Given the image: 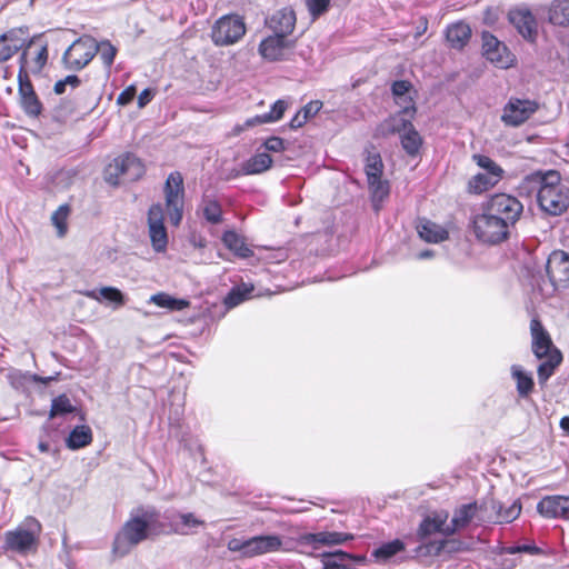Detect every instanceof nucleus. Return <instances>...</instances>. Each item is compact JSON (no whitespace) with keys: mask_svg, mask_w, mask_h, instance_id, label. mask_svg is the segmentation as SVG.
<instances>
[{"mask_svg":"<svg viewBox=\"0 0 569 569\" xmlns=\"http://www.w3.org/2000/svg\"><path fill=\"white\" fill-rule=\"evenodd\" d=\"M161 535H163L161 511L154 506H139L131 510L129 518L116 533L112 553L124 557L132 547Z\"/></svg>","mask_w":569,"mask_h":569,"instance_id":"1","label":"nucleus"},{"mask_svg":"<svg viewBox=\"0 0 569 569\" xmlns=\"http://www.w3.org/2000/svg\"><path fill=\"white\" fill-rule=\"evenodd\" d=\"M538 186L537 202L540 209L549 216H561L569 208V187L561 183L557 170L538 171L528 177Z\"/></svg>","mask_w":569,"mask_h":569,"instance_id":"2","label":"nucleus"},{"mask_svg":"<svg viewBox=\"0 0 569 569\" xmlns=\"http://www.w3.org/2000/svg\"><path fill=\"white\" fill-rule=\"evenodd\" d=\"M40 531V522L33 517L27 518V527L18 526L16 529L4 532L0 553L12 559L16 556L27 557L36 552Z\"/></svg>","mask_w":569,"mask_h":569,"instance_id":"3","label":"nucleus"},{"mask_svg":"<svg viewBox=\"0 0 569 569\" xmlns=\"http://www.w3.org/2000/svg\"><path fill=\"white\" fill-rule=\"evenodd\" d=\"M471 219V228L476 239L487 244H499L509 240L511 231L503 219L493 216L486 208Z\"/></svg>","mask_w":569,"mask_h":569,"instance_id":"4","label":"nucleus"},{"mask_svg":"<svg viewBox=\"0 0 569 569\" xmlns=\"http://www.w3.org/2000/svg\"><path fill=\"white\" fill-rule=\"evenodd\" d=\"M481 208L503 219L510 230L515 229L523 212L522 202L517 197L505 192L491 194L481 203Z\"/></svg>","mask_w":569,"mask_h":569,"instance_id":"5","label":"nucleus"},{"mask_svg":"<svg viewBox=\"0 0 569 569\" xmlns=\"http://www.w3.org/2000/svg\"><path fill=\"white\" fill-rule=\"evenodd\" d=\"M96 38L84 34L76 39L63 52L62 63L67 70L80 71L97 56Z\"/></svg>","mask_w":569,"mask_h":569,"instance_id":"6","label":"nucleus"},{"mask_svg":"<svg viewBox=\"0 0 569 569\" xmlns=\"http://www.w3.org/2000/svg\"><path fill=\"white\" fill-rule=\"evenodd\" d=\"M166 209L171 224L178 227L183 217L184 186L183 177L179 171L168 174L163 186Z\"/></svg>","mask_w":569,"mask_h":569,"instance_id":"7","label":"nucleus"},{"mask_svg":"<svg viewBox=\"0 0 569 569\" xmlns=\"http://www.w3.org/2000/svg\"><path fill=\"white\" fill-rule=\"evenodd\" d=\"M481 54L498 69H509L517 63L516 54L509 47L488 30L481 32Z\"/></svg>","mask_w":569,"mask_h":569,"instance_id":"8","label":"nucleus"},{"mask_svg":"<svg viewBox=\"0 0 569 569\" xmlns=\"http://www.w3.org/2000/svg\"><path fill=\"white\" fill-rule=\"evenodd\" d=\"M246 33V24L238 14L220 17L211 30L212 41L217 46H229L239 41Z\"/></svg>","mask_w":569,"mask_h":569,"instance_id":"9","label":"nucleus"},{"mask_svg":"<svg viewBox=\"0 0 569 569\" xmlns=\"http://www.w3.org/2000/svg\"><path fill=\"white\" fill-rule=\"evenodd\" d=\"M296 43L297 39L270 34L260 41L258 52L262 59L269 62L290 61Z\"/></svg>","mask_w":569,"mask_h":569,"instance_id":"10","label":"nucleus"},{"mask_svg":"<svg viewBox=\"0 0 569 569\" xmlns=\"http://www.w3.org/2000/svg\"><path fill=\"white\" fill-rule=\"evenodd\" d=\"M539 109L536 100L511 97L503 107L501 121L509 127H519Z\"/></svg>","mask_w":569,"mask_h":569,"instance_id":"11","label":"nucleus"},{"mask_svg":"<svg viewBox=\"0 0 569 569\" xmlns=\"http://www.w3.org/2000/svg\"><path fill=\"white\" fill-rule=\"evenodd\" d=\"M162 513L163 535H189L193 528L204 525L192 512L181 513L174 509H167Z\"/></svg>","mask_w":569,"mask_h":569,"instance_id":"12","label":"nucleus"},{"mask_svg":"<svg viewBox=\"0 0 569 569\" xmlns=\"http://www.w3.org/2000/svg\"><path fill=\"white\" fill-rule=\"evenodd\" d=\"M546 273L555 289L569 287V253L563 250H553L546 263Z\"/></svg>","mask_w":569,"mask_h":569,"instance_id":"13","label":"nucleus"},{"mask_svg":"<svg viewBox=\"0 0 569 569\" xmlns=\"http://www.w3.org/2000/svg\"><path fill=\"white\" fill-rule=\"evenodd\" d=\"M469 550V545L453 536H442L441 539L430 540L423 545H419L416 548L418 555L440 557L443 555L453 556L460 552Z\"/></svg>","mask_w":569,"mask_h":569,"instance_id":"14","label":"nucleus"},{"mask_svg":"<svg viewBox=\"0 0 569 569\" xmlns=\"http://www.w3.org/2000/svg\"><path fill=\"white\" fill-rule=\"evenodd\" d=\"M148 227L151 246L156 252H163L168 246V234L164 226L163 207L153 203L148 210Z\"/></svg>","mask_w":569,"mask_h":569,"instance_id":"15","label":"nucleus"},{"mask_svg":"<svg viewBox=\"0 0 569 569\" xmlns=\"http://www.w3.org/2000/svg\"><path fill=\"white\" fill-rule=\"evenodd\" d=\"M509 23L529 43H535L538 38V23L532 11L526 7L512 8L508 12Z\"/></svg>","mask_w":569,"mask_h":569,"instance_id":"16","label":"nucleus"},{"mask_svg":"<svg viewBox=\"0 0 569 569\" xmlns=\"http://www.w3.org/2000/svg\"><path fill=\"white\" fill-rule=\"evenodd\" d=\"M366 561L365 555L351 553L341 549L321 555L323 569H355L356 566L365 565Z\"/></svg>","mask_w":569,"mask_h":569,"instance_id":"17","label":"nucleus"},{"mask_svg":"<svg viewBox=\"0 0 569 569\" xmlns=\"http://www.w3.org/2000/svg\"><path fill=\"white\" fill-rule=\"evenodd\" d=\"M449 513L448 511L441 510L439 512H435L431 516H426L421 519L416 536L420 545L428 542L429 538L435 533H440L441 536H448L446 532L447 520Z\"/></svg>","mask_w":569,"mask_h":569,"instance_id":"18","label":"nucleus"},{"mask_svg":"<svg viewBox=\"0 0 569 569\" xmlns=\"http://www.w3.org/2000/svg\"><path fill=\"white\" fill-rule=\"evenodd\" d=\"M43 38L42 33L33 34L29 37V28L27 26L11 28L6 32L1 33V40H4L7 48L10 50L11 57H13L21 49L27 46H36Z\"/></svg>","mask_w":569,"mask_h":569,"instance_id":"19","label":"nucleus"},{"mask_svg":"<svg viewBox=\"0 0 569 569\" xmlns=\"http://www.w3.org/2000/svg\"><path fill=\"white\" fill-rule=\"evenodd\" d=\"M537 511L545 518L569 520V496H546L537 503Z\"/></svg>","mask_w":569,"mask_h":569,"instance_id":"20","label":"nucleus"},{"mask_svg":"<svg viewBox=\"0 0 569 569\" xmlns=\"http://www.w3.org/2000/svg\"><path fill=\"white\" fill-rule=\"evenodd\" d=\"M530 330L532 336V352L538 359H543L550 356L557 349L550 338V335L545 329L540 320L532 319L530 322Z\"/></svg>","mask_w":569,"mask_h":569,"instance_id":"21","label":"nucleus"},{"mask_svg":"<svg viewBox=\"0 0 569 569\" xmlns=\"http://www.w3.org/2000/svg\"><path fill=\"white\" fill-rule=\"evenodd\" d=\"M296 21L295 11L291 8H282L267 20V26L273 31L272 34L288 38L295 30Z\"/></svg>","mask_w":569,"mask_h":569,"instance_id":"22","label":"nucleus"},{"mask_svg":"<svg viewBox=\"0 0 569 569\" xmlns=\"http://www.w3.org/2000/svg\"><path fill=\"white\" fill-rule=\"evenodd\" d=\"M476 502H469L458 506L453 510V516L450 523L446 527L447 535L453 536L455 533L466 529L473 519H477Z\"/></svg>","mask_w":569,"mask_h":569,"instance_id":"23","label":"nucleus"},{"mask_svg":"<svg viewBox=\"0 0 569 569\" xmlns=\"http://www.w3.org/2000/svg\"><path fill=\"white\" fill-rule=\"evenodd\" d=\"M282 549V539L279 535H258L250 537V558L277 552Z\"/></svg>","mask_w":569,"mask_h":569,"instance_id":"24","label":"nucleus"},{"mask_svg":"<svg viewBox=\"0 0 569 569\" xmlns=\"http://www.w3.org/2000/svg\"><path fill=\"white\" fill-rule=\"evenodd\" d=\"M221 241L239 259H249L254 254L246 238L232 229L222 232Z\"/></svg>","mask_w":569,"mask_h":569,"instance_id":"25","label":"nucleus"},{"mask_svg":"<svg viewBox=\"0 0 569 569\" xmlns=\"http://www.w3.org/2000/svg\"><path fill=\"white\" fill-rule=\"evenodd\" d=\"M472 31L468 23L458 21L447 26L445 37L450 48L462 50L470 41Z\"/></svg>","mask_w":569,"mask_h":569,"instance_id":"26","label":"nucleus"},{"mask_svg":"<svg viewBox=\"0 0 569 569\" xmlns=\"http://www.w3.org/2000/svg\"><path fill=\"white\" fill-rule=\"evenodd\" d=\"M111 167L114 169L116 177L127 174L131 169H134L133 180L139 179L144 173V167L140 159L130 152H126L116 158Z\"/></svg>","mask_w":569,"mask_h":569,"instance_id":"27","label":"nucleus"},{"mask_svg":"<svg viewBox=\"0 0 569 569\" xmlns=\"http://www.w3.org/2000/svg\"><path fill=\"white\" fill-rule=\"evenodd\" d=\"M477 506V520L480 523H496L498 510L501 508V502L497 500L491 493L487 495L479 501H475Z\"/></svg>","mask_w":569,"mask_h":569,"instance_id":"28","label":"nucleus"},{"mask_svg":"<svg viewBox=\"0 0 569 569\" xmlns=\"http://www.w3.org/2000/svg\"><path fill=\"white\" fill-rule=\"evenodd\" d=\"M82 293L92 300H106L110 303H113L116 308L122 307L127 302L126 295L120 289L112 286L102 287L100 290H86Z\"/></svg>","mask_w":569,"mask_h":569,"instance_id":"29","label":"nucleus"},{"mask_svg":"<svg viewBox=\"0 0 569 569\" xmlns=\"http://www.w3.org/2000/svg\"><path fill=\"white\" fill-rule=\"evenodd\" d=\"M200 210L202 218L210 224L217 226L223 220V210L220 201L213 194H204L201 199Z\"/></svg>","mask_w":569,"mask_h":569,"instance_id":"30","label":"nucleus"},{"mask_svg":"<svg viewBox=\"0 0 569 569\" xmlns=\"http://www.w3.org/2000/svg\"><path fill=\"white\" fill-rule=\"evenodd\" d=\"M405 550L406 543L403 540L400 538H395L376 547L372 550L371 556L377 562H387Z\"/></svg>","mask_w":569,"mask_h":569,"instance_id":"31","label":"nucleus"},{"mask_svg":"<svg viewBox=\"0 0 569 569\" xmlns=\"http://www.w3.org/2000/svg\"><path fill=\"white\" fill-rule=\"evenodd\" d=\"M92 442V430L88 425H78L70 430L66 446L70 450H79Z\"/></svg>","mask_w":569,"mask_h":569,"instance_id":"32","label":"nucleus"},{"mask_svg":"<svg viewBox=\"0 0 569 569\" xmlns=\"http://www.w3.org/2000/svg\"><path fill=\"white\" fill-rule=\"evenodd\" d=\"M511 377L516 380L517 392L520 398H527L533 391L535 381L532 373L526 371L520 365H512Z\"/></svg>","mask_w":569,"mask_h":569,"instance_id":"33","label":"nucleus"},{"mask_svg":"<svg viewBox=\"0 0 569 569\" xmlns=\"http://www.w3.org/2000/svg\"><path fill=\"white\" fill-rule=\"evenodd\" d=\"M254 286L252 283L241 282L233 286L223 298V305L227 309H232L252 297Z\"/></svg>","mask_w":569,"mask_h":569,"instance_id":"34","label":"nucleus"},{"mask_svg":"<svg viewBox=\"0 0 569 569\" xmlns=\"http://www.w3.org/2000/svg\"><path fill=\"white\" fill-rule=\"evenodd\" d=\"M272 166V158L267 152H259L242 162L244 174H260Z\"/></svg>","mask_w":569,"mask_h":569,"instance_id":"35","label":"nucleus"},{"mask_svg":"<svg viewBox=\"0 0 569 569\" xmlns=\"http://www.w3.org/2000/svg\"><path fill=\"white\" fill-rule=\"evenodd\" d=\"M368 188L370 191V202L372 210L379 212L383 201L390 194V183L388 180L377 179L373 182H368Z\"/></svg>","mask_w":569,"mask_h":569,"instance_id":"36","label":"nucleus"},{"mask_svg":"<svg viewBox=\"0 0 569 569\" xmlns=\"http://www.w3.org/2000/svg\"><path fill=\"white\" fill-rule=\"evenodd\" d=\"M421 239L431 243H439L448 239L449 232L437 223L426 220L418 227Z\"/></svg>","mask_w":569,"mask_h":569,"instance_id":"37","label":"nucleus"},{"mask_svg":"<svg viewBox=\"0 0 569 569\" xmlns=\"http://www.w3.org/2000/svg\"><path fill=\"white\" fill-rule=\"evenodd\" d=\"M561 361L562 355L558 349H555L550 356L545 357V360L539 363L537 369L538 381L540 385H545L549 380Z\"/></svg>","mask_w":569,"mask_h":569,"instance_id":"38","label":"nucleus"},{"mask_svg":"<svg viewBox=\"0 0 569 569\" xmlns=\"http://www.w3.org/2000/svg\"><path fill=\"white\" fill-rule=\"evenodd\" d=\"M500 180L489 174L478 172L469 179L467 191L471 194H481L497 186Z\"/></svg>","mask_w":569,"mask_h":569,"instance_id":"39","label":"nucleus"},{"mask_svg":"<svg viewBox=\"0 0 569 569\" xmlns=\"http://www.w3.org/2000/svg\"><path fill=\"white\" fill-rule=\"evenodd\" d=\"M150 302L159 308L168 309L171 311H181L189 306V301L182 298H176L166 292H158L150 297Z\"/></svg>","mask_w":569,"mask_h":569,"instance_id":"40","label":"nucleus"},{"mask_svg":"<svg viewBox=\"0 0 569 569\" xmlns=\"http://www.w3.org/2000/svg\"><path fill=\"white\" fill-rule=\"evenodd\" d=\"M549 21L555 26H569V0H553L551 2Z\"/></svg>","mask_w":569,"mask_h":569,"instance_id":"41","label":"nucleus"},{"mask_svg":"<svg viewBox=\"0 0 569 569\" xmlns=\"http://www.w3.org/2000/svg\"><path fill=\"white\" fill-rule=\"evenodd\" d=\"M400 143L409 157H417L420 152L423 140L418 130L412 128L400 136Z\"/></svg>","mask_w":569,"mask_h":569,"instance_id":"42","label":"nucleus"},{"mask_svg":"<svg viewBox=\"0 0 569 569\" xmlns=\"http://www.w3.org/2000/svg\"><path fill=\"white\" fill-rule=\"evenodd\" d=\"M365 173L367 182H373L382 178L383 162L379 152H368L365 160Z\"/></svg>","mask_w":569,"mask_h":569,"instance_id":"43","label":"nucleus"},{"mask_svg":"<svg viewBox=\"0 0 569 569\" xmlns=\"http://www.w3.org/2000/svg\"><path fill=\"white\" fill-rule=\"evenodd\" d=\"M19 106L24 114L31 119L40 117L43 110V104L39 99L37 92L28 93L19 97Z\"/></svg>","mask_w":569,"mask_h":569,"instance_id":"44","label":"nucleus"},{"mask_svg":"<svg viewBox=\"0 0 569 569\" xmlns=\"http://www.w3.org/2000/svg\"><path fill=\"white\" fill-rule=\"evenodd\" d=\"M32 50L33 57L30 63V72L33 74H39L46 67L49 58L48 42L43 41V38L36 44Z\"/></svg>","mask_w":569,"mask_h":569,"instance_id":"45","label":"nucleus"},{"mask_svg":"<svg viewBox=\"0 0 569 569\" xmlns=\"http://www.w3.org/2000/svg\"><path fill=\"white\" fill-rule=\"evenodd\" d=\"M516 553H528L532 556L543 555L542 548L538 547L535 542L516 543L512 546H499L497 548V555H516Z\"/></svg>","mask_w":569,"mask_h":569,"instance_id":"46","label":"nucleus"},{"mask_svg":"<svg viewBox=\"0 0 569 569\" xmlns=\"http://www.w3.org/2000/svg\"><path fill=\"white\" fill-rule=\"evenodd\" d=\"M73 411H76V407L71 403L66 393H61L52 399L49 418L66 417Z\"/></svg>","mask_w":569,"mask_h":569,"instance_id":"47","label":"nucleus"},{"mask_svg":"<svg viewBox=\"0 0 569 569\" xmlns=\"http://www.w3.org/2000/svg\"><path fill=\"white\" fill-rule=\"evenodd\" d=\"M473 160L478 167H480L486 174H489L498 180H502L505 170L490 157L485 154H473Z\"/></svg>","mask_w":569,"mask_h":569,"instance_id":"48","label":"nucleus"},{"mask_svg":"<svg viewBox=\"0 0 569 569\" xmlns=\"http://www.w3.org/2000/svg\"><path fill=\"white\" fill-rule=\"evenodd\" d=\"M413 118H410L408 114H400V111L390 116L386 123L388 126V131L392 134L407 132L408 130L415 128L412 123Z\"/></svg>","mask_w":569,"mask_h":569,"instance_id":"49","label":"nucleus"},{"mask_svg":"<svg viewBox=\"0 0 569 569\" xmlns=\"http://www.w3.org/2000/svg\"><path fill=\"white\" fill-rule=\"evenodd\" d=\"M521 510L522 505L520 499L513 500L508 507L501 502L496 523H510L515 521L520 516Z\"/></svg>","mask_w":569,"mask_h":569,"instance_id":"50","label":"nucleus"},{"mask_svg":"<svg viewBox=\"0 0 569 569\" xmlns=\"http://www.w3.org/2000/svg\"><path fill=\"white\" fill-rule=\"evenodd\" d=\"M98 47L99 50L97 51V54L102 61L104 69L109 72L113 66L118 49L109 40L98 42Z\"/></svg>","mask_w":569,"mask_h":569,"instance_id":"51","label":"nucleus"},{"mask_svg":"<svg viewBox=\"0 0 569 569\" xmlns=\"http://www.w3.org/2000/svg\"><path fill=\"white\" fill-rule=\"evenodd\" d=\"M300 546L318 549L320 546H328L327 531L307 532L299 537Z\"/></svg>","mask_w":569,"mask_h":569,"instance_id":"52","label":"nucleus"},{"mask_svg":"<svg viewBox=\"0 0 569 569\" xmlns=\"http://www.w3.org/2000/svg\"><path fill=\"white\" fill-rule=\"evenodd\" d=\"M306 6L311 20L316 21L329 11L331 0H306Z\"/></svg>","mask_w":569,"mask_h":569,"instance_id":"53","label":"nucleus"},{"mask_svg":"<svg viewBox=\"0 0 569 569\" xmlns=\"http://www.w3.org/2000/svg\"><path fill=\"white\" fill-rule=\"evenodd\" d=\"M70 212L69 204H61L52 214V223L58 229L60 237L67 232V218Z\"/></svg>","mask_w":569,"mask_h":569,"instance_id":"54","label":"nucleus"},{"mask_svg":"<svg viewBox=\"0 0 569 569\" xmlns=\"http://www.w3.org/2000/svg\"><path fill=\"white\" fill-rule=\"evenodd\" d=\"M390 91L393 97V100H400L401 97H405L407 93H417L413 88V84L409 80L400 79L392 81L390 86Z\"/></svg>","mask_w":569,"mask_h":569,"instance_id":"55","label":"nucleus"},{"mask_svg":"<svg viewBox=\"0 0 569 569\" xmlns=\"http://www.w3.org/2000/svg\"><path fill=\"white\" fill-rule=\"evenodd\" d=\"M227 548L229 551L239 552L242 558H250V538H231Z\"/></svg>","mask_w":569,"mask_h":569,"instance_id":"56","label":"nucleus"},{"mask_svg":"<svg viewBox=\"0 0 569 569\" xmlns=\"http://www.w3.org/2000/svg\"><path fill=\"white\" fill-rule=\"evenodd\" d=\"M288 108V102L283 99L276 100L268 112H264V119H267L268 123L277 122L279 121L286 110Z\"/></svg>","mask_w":569,"mask_h":569,"instance_id":"57","label":"nucleus"},{"mask_svg":"<svg viewBox=\"0 0 569 569\" xmlns=\"http://www.w3.org/2000/svg\"><path fill=\"white\" fill-rule=\"evenodd\" d=\"M416 93H407L401 97L400 100H395V103L400 108V114H408L410 118H415L417 113V106L415 101Z\"/></svg>","mask_w":569,"mask_h":569,"instance_id":"58","label":"nucleus"},{"mask_svg":"<svg viewBox=\"0 0 569 569\" xmlns=\"http://www.w3.org/2000/svg\"><path fill=\"white\" fill-rule=\"evenodd\" d=\"M81 84V79L77 74H68L63 79L58 80L53 86V92L56 94H63L67 87L76 89Z\"/></svg>","mask_w":569,"mask_h":569,"instance_id":"59","label":"nucleus"},{"mask_svg":"<svg viewBox=\"0 0 569 569\" xmlns=\"http://www.w3.org/2000/svg\"><path fill=\"white\" fill-rule=\"evenodd\" d=\"M36 92L28 72H18V96Z\"/></svg>","mask_w":569,"mask_h":569,"instance_id":"60","label":"nucleus"},{"mask_svg":"<svg viewBox=\"0 0 569 569\" xmlns=\"http://www.w3.org/2000/svg\"><path fill=\"white\" fill-rule=\"evenodd\" d=\"M34 47L36 46H27L26 48L20 50L21 53L18 58V63H19L18 72H30V63H31L30 56H31Z\"/></svg>","mask_w":569,"mask_h":569,"instance_id":"61","label":"nucleus"},{"mask_svg":"<svg viewBox=\"0 0 569 569\" xmlns=\"http://www.w3.org/2000/svg\"><path fill=\"white\" fill-rule=\"evenodd\" d=\"M353 539L352 533L327 531L328 546H338Z\"/></svg>","mask_w":569,"mask_h":569,"instance_id":"62","label":"nucleus"},{"mask_svg":"<svg viewBox=\"0 0 569 569\" xmlns=\"http://www.w3.org/2000/svg\"><path fill=\"white\" fill-rule=\"evenodd\" d=\"M137 94V87L134 84H129L124 88L117 98V103L119 106H128L130 104Z\"/></svg>","mask_w":569,"mask_h":569,"instance_id":"63","label":"nucleus"},{"mask_svg":"<svg viewBox=\"0 0 569 569\" xmlns=\"http://www.w3.org/2000/svg\"><path fill=\"white\" fill-rule=\"evenodd\" d=\"M263 147L271 152H281L286 150V141L278 136H271L264 140Z\"/></svg>","mask_w":569,"mask_h":569,"instance_id":"64","label":"nucleus"}]
</instances>
